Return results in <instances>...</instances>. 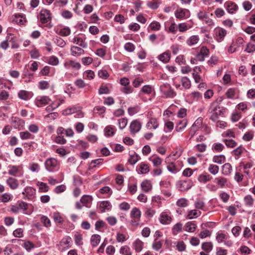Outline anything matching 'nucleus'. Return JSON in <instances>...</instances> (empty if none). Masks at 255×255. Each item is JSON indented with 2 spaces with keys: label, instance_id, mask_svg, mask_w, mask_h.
<instances>
[{
  "label": "nucleus",
  "instance_id": "nucleus-40",
  "mask_svg": "<svg viewBox=\"0 0 255 255\" xmlns=\"http://www.w3.org/2000/svg\"><path fill=\"white\" fill-rule=\"evenodd\" d=\"M201 212L198 211L196 210H192L188 212L187 216V218L188 219H192L194 218H197L201 215Z\"/></svg>",
  "mask_w": 255,
  "mask_h": 255
},
{
  "label": "nucleus",
  "instance_id": "nucleus-63",
  "mask_svg": "<svg viewBox=\"0 0 255 255\" xmlns=\"http://www.w3.org/2000/svg\"><path fill=\"white\" fill-rule=\"evenodd\" d=\"M219 197L223 202L226 203L230 198V195L225 192H222L219 194Z\"/></svg>",
  "mask_w": 255,
  "mask_h": 255
},
{
  "label": "nucleus",
  "instance_id": "nucleus-60",
  "mask_svg": "<svg viewBox=\"0 0 255 255\" xmlns=\"http://www.w3.org/2000/svg\"><path fill=\"white\" fill-rule=\"evenodd\" d=\"M124 48L126 51L129 52H132L134 50L135 46L132 43L128 42L125 44Z\"/></svg>",
  "mask_w": 255,
  "mask_h": 255
},
{
  "label": "nucleus",
  "instance_id": "nucleus-43",
  "mask_svg": "<svg viewBox=\"0 0 255 255\" xmlns=\"http://www.w3.org/2000/svg\"><path fill=\"white\" fill-rule=\"evenodd\" d=\"M182 86L185 89H188L191 87V82L189 78L186 77H183L181 79Z\"/></svg>",
  "mask_w": 255,
  "mask_h": 255
},
{
  "label": "nucleus",
  "instance_id": "nucleus-55",
  "mask_svg": "<svg viewBox=\"0 0 255 255\" xmlns=\"http://www.w3.org/2000/svg\"><path fill=\"white\" fill-rule=\"evenodd\" d=\"M40 221L45 227L48 228L51 226V221L47 217L43 215L40 218Z\"/></svg>",
  "mask_w": 255,
  "mask_h": 255
},
{
  "label": "nucleus",
  "instance_id": "nucleus-16",
  "mask_svg": "<svg viewBox=\"0 0 255 255\" xmlns=\"http://www.w3.org/2000/svg\"><path fill=\"white\" fill-rule=\"evenodd\" d=\"M33 96L31 92L25 90H20L18 93V97L19 99L25 101L29 100Z\"/></svg>",
  "mask_w": 255,
  "mask_h": 255
},
{
  "label": "nucleus",
  "instance_id": "nucleus-53",
  "mask_svg": "<svg viewBox=\"0 0 255 255\" xmlns=\"http://www.w3.org/2000/svg\"><path fill=\"white\" fill-rule=\"evenodd\" d=\"M149 27L152 30L157 31L160 29L161 25L159 22L156 21H154L150 24Z\"/></svg>",
  "mask_w": 255,
  "mask_h": 255
},
{
  "label": "nucleus",
  "instance_id": "nucleus-28",
  "mask_svg": "<svg viewBox=\"0 0 255 255\" xmlns=\"http://www.w3.org/2000/svg\"><path fill=\"white\" fill-rule=\"evenodd\" d=\"M64 66L66 68H68V66H70L77 70L80 69L81 68L80 63L73 60H70L69 61L65 62L64 64Z\"/></svg>",
  "mask_w": 255,
  "mask_h": 255
},
{
  "label": "nucleus",
  "instance_id": "nucleus-37",
  "mask_svg": "<svg viewBox=\"0 0 255 255\" xmlns=\"http://www.w3.org/2000/svg\"><path fill=\"white\" fill-rule=\"evenodd\" d=\"M225 156L224 155H215L213 157V162L218 164H222L225 161Z\"/></svg>",
  "mask_w": 255,
  "mask_h": 255
},
{
  "label": "nucleus",
  "instance_id": "nucleus-1",
  "mask_svg": "<svg viewBox=\"0 0 255 255\" xmlns=\"http://www.w3.org/2000/svg\"><path fill=\"white\" fill-rule=\"evenodd\" d=\"M222 101L223 98L220 97L210 104L208 113L211 115L210 119L213 122L216 121L218 119L219 116H221L224 114L225 109L219 106Z\"/></svg>",
  "mask_w": 255,
  "mask_h": 255
},
{
  "label": "nucleus",
  "instance_id": "nucleus-22",
  "mask_svg": "<svg viewBox=\"0 0 255 255\" xmlns=\"http://www.w3.org/2000/svg\"><path fill=\"white\" fill-rule=\"evenodd\" d=\"M138 172L140 174H146L149 171V166L144 162H141L138 165Z\"/></svg>",
  "mask_w": 255,
  "mask_h": 255
},
{
  "label": "nucleus",
  "instance_id": "nucleus-64",
  "mask_svg": "<svg viewBox=\"0 0 255 255\" xmlns=\"http://www.w3.org/2000/svg\"><path fill=\"white\" fill-rule=\"evenodd\" d=\"M120 253L123 255H131L130 249L128 246H124L121 248Z\"/></svg>",
  "mask_w": 255,
  "mask_h": 255
},
{
  "label": "nucleus",
  "instance_id": "nucleus-49",
  "mask_svg": "<svg viewBox=\"0 0 255 255\" xmlns=\"http://www.w3.org/2000/svg\"><path fill=\"white\" fill-rule=\"evenodd\" d=\"M19 136L23 140L33 138V136L28 131H21L19 133Z\"/></svg>",
  "mask_w": 255,
  "mask_h": 255
},
{
  "label": "nucleus",
  "instance_id": "nucleus-38",
  "mask_svg": "<svg viewBox=\"0 0 255 255\" xmlns=\"http://www.w3.org/2000/svg\"><path fill=\"white\" fill-rule=\"evenodd\" d=\"M187 121L185 119L180 121L176 128V130L177 132L182 131L187 126Z\"/></svg>",
  "mask_w": 255,
  "mask_h": 255
},
{
  "label": "nucleus",
  "instance_id": "nucleus-12",
  "mask_svg": "<svg viewBox=\"0 0 255 255\" xmlns=\"http://www.w3.org/2000/svg\"><path fill=\"white\" fill-rule=\"evenodd\" d=\"M214 182L216 184L218 187L221 188H225L228 185L227 179L222 176H219L215 178Z\"/></svg>",
  "mask_w": 255,
  "mask_h": 255
},
{
  "label": "nucleus",
  "instance_id": "nucleus-17",
  "mask_svg": "<svg viewBox=\"0 0 255 255\" xmlns=\"http://www.w3.org/2000/svg\"><path fill=\"white\" fill-rule=\"evenodd\" d=\"M70 51L71 55L75 57H79L85 52L82 48L76 46H72L71 47Z\"/></svg>",
  "mask_w": 255,
  "mask_h": 255
},
{
  "label": "nucleus",
  "instance_id": "nucleus-11",
  "mask_svg": "<svg viewBox=\"0 0 255 255\" xmlns=\"http://www.w3.org/2000/svg\"><path fill=\"white\" fill-rule=\"evenodd\" d=\"M141 127V123L137 120H134L130 124V131L131 133L134 134L140 130Z\"/></svg>",
  "mask_w": 255,
  "mask_h": 255
},
{
  "label": "nucleus",
  "instance_id": "nucleus-44",
  "mask_svg": "<svg viewBox=\"0 0 255 255\" xmlns=\"http://www.w3.org/2000/svg\"><path fill=\"white\" fill-rule=\"evenodd\" d=\"M167 87L169 88V89L167 91L164 92V94L165 95V96L167 98H172L175 97L176 94L174 90L171 88L169 84H167Z\"/></svg>",
  "mask_w": 255,
  "mask_h": 255
},
{
  "label": "nucleus",
  "instance_id": "nucleus-4",
  "mask_svg": "<svg viewBox=\"0 0 255 255\" xmlns=\"http://www.w3.org/2000/svg\"><path fill=\"white\" fill-rule=\"evenodd\" d=\"M72 239L69 236H65L62 238L58 245V249L63 251L69 249L72 245Z\"/></svg>",
  "mask_w": 255,
  "mask_h": 255
},
{
  "label": "nucleus",
  "instance_id": "nucleus-25",
  "mask_svg": "<svg viewBox=\"0 0 255 255\" xmlns=\"http://www.w3.org/2000/svg\"><path fill=\"white\" fill-rule=\"evenodd\" d=\"M141 187L144 192H147L151 190L152 186L150 181L145 180L142 182Z\"/></svg>",
  "mask_w": 255,
  "mask_h": 255
},
{
  "label": "nucleus",
  "instance_id": "nucleus-32",
  "mask_svg": "<svg viewBox=\"0 0 255 255\" xmlns=\"http://www.w3.org/2000/svg\"><path fill=\"white\" fill-rule=\"evenodd\" d=\"M202 124L203 119L202 118H198L191 127V130H194V132L197 131L202 127Z\"/></svg>",
  "mask_w": 255,
  "mask_h": 255
},
{
  "label": "nucleus",
  "instance_id": "nucleus-20",
  "mask_svg": "<svg viewBox=\"0 0 255 255\" xmlns=\"http://www.w3.org/2000/svg\"><path fill=\"white\" fill-rule=\"evenodd\" d=\"M158 127V123L156 119L154 118H151L149 121L147 122L146 125V127L149 129H156Z\"/></svg>",
  "mask_w": 255,
  "mask_h": 255
},
{
  "label": "nucleus",
  "instance_id": "nucleus-48",
  "mask_svg": "<svg viewBox=\"0 0 255 255\" xmlns=\"http://www.w3.org/2000/svg\"><path fill=\"white\" fill-rule=\"evenodd\" d=\"M219 167L218 166L213 164L209 165L208 171L211 174L213 175H216L219 172Z\"/></svg>",
  "mask_w": 255,
  "mask_h": 255
},
{
  "label": "nucleus",
  "instance_id": "nucleus-36",
  "mask_svg": "<svg viewBox=\"0 0 255 255\" xmlns=\"http://www.w3.org/2000/svg\"><path fill=\"white\" fill-rule=\"evenodd\" d=\"M47 63L52 66H57L59 63V59L55 56H50L47 57Z\"/></svg>",
  "mask_w": 255,
  "mask_h": 255
},
{
  "label": "nucleus",
  "instance_id": "nucleus-23",
  "mask_svg": "<svg viewBox=\"0 0 255 255\" xmlns=\"http://www.w3.org/2000/svg\"><path fill=\"white\" fill-rule=\"evenodd\" d=\"M6 183L12 189H15L18 186L17 180L12 177H9L7 179Z\"/></svg>",
  "mask_w": 255,
  "mask_h": 255
},
{
  "label": "nucleus",
  "instance_id": "nucleus-35",
  "mask_svg": "<svg viewBox=\"0 0 255 255\" xmlns=\"http://www.w3.org/2000/svg\"><path fill=\"white\" fill-rule=\"evenodd\" d=\"M229 237L226 234L222 233H217L216 237V241L218 243H224L228 239Z\"/></svg>",
  "mask_w": 255,
  "mask_h": 255
},
{
  "label": "nucleus",
  "instance_id": "nucleus-30",
  "mask_svg": "<svg viewBox=\"0 0 255 255\" xmlns=\"http://www.w3.org/2000/svg\"><path fill=\"white\" fill-rule=\"evenodd\" d=\"M158 59L164 63L169 62L170 59V54L169 52L166 51L158 56Z\"/></svg>",
  "mask_w": 255,
  "mask_h": 255
},
{
  "label": "nucleus",
  "instance_id": "nucleus-51",
  "mask_svg": "<svg viewBox=\"0 0 255 255\" xmlns=\"http://www.w3.org/2000/svg\"><path fill=\"white\" fill-rule=\"evenodd\" d=\"M58 33L62 36H67L71 33V30L68 27L61 28Z\"/></svg>",
  "mask_w": 255,
  "mask_h": 255
},
{
  "label": "nucleus",
  "instance_id": "nucleus-41",
  "mask_svg": "<svg viewBox=\"0 0 255 255\" xmlns=\"http://www.w3.org/2000/svg\"><path fill=\"white\" fill-rule=\"evenodd\" d=\"M244 201L245 205L248 207H252L254 203V200L251 195H248L244 197Z\"/></svg>",
  "mask_w": 255,
  "mask_h": 255
},
{
  "label": "nucleus",
  "instance_id": "nucleus-21",
  "mask_svg": "<svg viewBox=\"0 0 255 255\" xmlns=\"http://www.w3.org/2000/svg\"><path fill=\"white\" fill-rule=\"evenodd\" d=\"M238 92V90L237 88H231L228 89L226 92V96L228 99H233L237 96Z\"/></svg>",
  "mask_w": 255,
  "mask_h": 255
},
{
  "label": "nucleus",
  "instance_id": "nucleus-29",
  "mask_svg": "<svg viewBox=\"0 0 255 255\" xmlns=\"http://www.w3.org/2000/svg\"><path fill=\"white\" fill-rule=\"evenodd\" d=\"M115 131L116 129L113 126H108L104 129L105 135L108 137L112 136L115 134Z\"/></svg>",
  "mask_w": 255,
  "mask_h": 255
},
{
  "label": "nucleus",
  "instance_id": "nucleus-26",
  "mask_svg": "<svg viewBox=\"0 0 255 255\" xmlns=\"http://www.w3.org/2000/svg\"><path fill=\"white\" fill-rule=\"evenodd\" d=\"M212 178V177L210 174L206 173L199 175L198 180L200 183L205 184L206 182L210 181Z\"/></svg>",
  "mask_w": 255,
  "mask_h": 255
},
{
  "label": "nucleus",
  "instance_id": "nucleus-46",
  "mask_svg": "<svg viewBox=\"0 0 255 255\" xmlns=\"http://www.w3.org/2000/svg\"><path fill=\"white\" fill-rule=\"evenodd\" d=\"M37 184L39 187V192H46L49 190V187L45 183L38 182Z\"/></svg>",
  "mask_w": 255,
  "mask_h": 255
},
{
  "label": "nucleus",
  "instance_id": "nucleus-5",
  "mask_svg": "<svg viewBox=\"0 0 255 255\" xmlns=\"http://www.w3.org/2000/svg\"><path fill=\"white\" fill-rule=\"evenodd\" d=\"M209 54V50L206 46H203L200 49L199 52L196 54L197 59L200 61H203L205 57Z\"/></svg>",
  "mask_w": 255,
  "mask_h": 255
},
{
  "label": "nucleus",
  "instance_id": "nucleus-10",
  "mask_svg": "<svg viewBox=\"0 0 255 255\" xmlns=\"http://www.w3.org/2000/svg\"><path fill=\"white\" fill-rule=\"evenodd\" d=\"M160 223L163 225H168L172 221V218L170 214L167 212H162L159 218Z\"/></svg>",
  "mask_w": 255,
  "mask_h": 255
},
{
  "label": "nucleus",
  "instance_id": "nucleus-62",
  "mask_svg": "<svg viewBox=\"0 0 255 255\" xmlns=\"http://www.w3.org/2000/svg\"><path fill=\"white\" fill-rule=\"evenodd\" d=\"M14 20L20 24H23L25 22V18L21 14H16Z\"/></svg>",
  "mask_w": 255,
  "mask_h": 255
},
{
  "label": "nucleus",
  "instance_id": "nucleus-9",
  "mask_svg": "<svg viewBox=\"0 0 255 255\" xmlns=\"http://www.w3.org/2000/svg\"><path fill=\"white\" fill-rule=\"evenodd\" d=\"M50 101V99L48 96H38L35 100V104L37 107H41L42 105L48 104Z\"/></svg>",
  "mask_w": 255,
  "mask_h": 255
},
{
  "label": "nucleus",
  "instance_id": "nucleus-27",
  "mask_svg": "<svg viewBox=\"0 0 255 255\" xmlns=\"http://www.w3.org/2000/svg\"><path fill=\"white\" fill-rule=\"evenodd\" d=\"M100 208L102 212H105L106 210H110L112 208L111 203L108 201H102L100 204Z\"/></svg>",
  "mask_w": 255,
  "mask_h": 255
},
{
  "label": "nucleus",
  "instance_id": "nucleus-13",
  "mask_svg": "<svg viewBox=\"0 0 255 255\" xmlns=\"http://www.w3.org/2000/svg\"><path fill=\"white\" fill-rule=\"evenodd\" d=\"M192 186V183L187 181H180L177 183V187L181 191H185L189 189Z\"/></svg>",
  "mask_w": 255,
  "mask_h": 255
},
{
  "label": "nucleus",
  "instance_id": "nucleus-34",
  "mask_svg": "<svg viewBox=\"0 0 255 255\" xmlns=\"http://www.w3.org/2000/svg\"><path fill=\"white\" fill-rule=\"evenodd\" d=\"M186 231L190 233L195 232L197 228V225L194 222H188L185 226Z\"/></svg>",
  "mask_w": 255,
  "mask_h": 255
},
{
  "label": "nucleus",
  "instance_id": "nucleus-19",
  "mask_svg": "<svg viewBox=\"0 0 255 255\" xmlns=\"http://www.w3.org/2000/svg\"><path fill=\"white\" fill-rule=\"evenodd\" d=\"M141 215V213L140 209L136 207L133 208L130 213V217L137 221L139 220Z\"/></svg>",
  "mask_w": 255,
  "mask_h": 255
},
{
  "label": "nucleus",
  "instance_id": "nucleus-3",
  "mask_svg": "<svg viewBox=\"0 0 255 255\" xmlns=\"http://www.w3.org/2000/svg\"><path fill=\"white\" fill-rule=\"evenodd\" d=\"M44 165L46 170L50 172H56L60 168V163L56 159L53 157L47 159L44 162Z\"/></svg>",
  "mask_w": 255,
  "mask_h": 255
},
{
  "label": "nucleus",
  "instance_id": "nucleus-14",
  "mask_svg": "<svg viewBox=\"0 0 255 255\" xmlns=\"http://www.w3.org/2000/svg\"><path fill=\"white\" fill-rule=\"evenodd\" d=\"M224 6L227 11L230 13H235L238 9V5L234 2L229 1L224 4Z\"/></svg>",
  "mask_w": 255,
  "mask_h": 255
},
{
  "label": "nucleus",
  "instance_id": "nucleus-7",
  "mask_svg": "<svg viewBox=\"0 0 255 255\" xmlns=\"http://www.w3.org/2000/svg\"><path fill=\"white\" fill-rule=\"evenodd\" d=\"M215 38L218 41H222L227 34V31L223 28L218 27L215 29Z\"/></svg>",
  "mask_w": 255,
  "mask_h": 255
},
{
  "label": "nucleus",
  "instance_id": "nucleus-61",
  "mask_svg": "<svg viewBox=\"0 0 255 255\" xmlns=\"http://www.w3.org/2000/svg\"><path fill=\"white\" fill-rule=\"evenodd\" d=\"M53 218L55 222L57 223H62L63 219L59 213H54L53 215Z\"/></svg>",
  "mask_w": 255,
  "mask_h": 255
},
{
  "label": "nucleus",
  "instance_id": "nucleus-6",
  "mask_svg": "<svg viewBox=\"0 0 255 255\" xmlns=\"http://www.w3.org/2000/svg\"><path fill=\"white\" fill-rule=\"evenodd\" d=\"M175 15L177 18H186L189 16L190 11L187 9L178 8L175 12Z\"/></svg>",
  "mask_w": 255,
  "mask_h": 255
},
{
  "label": "nucleus",
  "instance_id": "nucleus-33",
  "mask_svg": "<svg viewBox=\"0 0 255 255\" xmlns=\"http://www.w3.org/2000/svg\"><path fill=\"white\" fill-rule=\"evenodd\" d=\"M232 170V167L229 163L224 164L222 166V173L225 175H229Z\"/></svg>",
  "mask_w": 255,
  "mask_h": 255
},
{
  "label": "nucleus",
  "instance_id": "nucleus-57",
  "mask_svg": "<svg viewBox=\"0 0 255 255\" xmlns=\"http://www.w3.org/2000/svg\"><path fill=\"white\" fill-rule=\"evenodd\" d=\"M182 229V224L180 223L176 224L172 228V233L174 235L177 234L181 232Z\"/></svg>",
  "mask_w": 255,
  "mask_h": 255
},
{
  "label": "nucleus",
  "instance_id": "nucleus-39",
  "mask_svg": "<svg viewBox=\"0 0 255 255\" xmlns=\"http://www.w3.org/2000/svg\"><path fill=\"white\" fill-rule=\"evenodd\" d=\"M101 240V237L99 235H93L91 238V243L93 247L97 246Z\"/></svg>",
  "mask_w": 255,
  "mask_h": 255
},
{
  "label": "nucleus",
  "instance_id": "nucleus-50",
  "mask_svg": "<svg viewBox=\"0 0 255 255\" xmlns=\"http://www.w3.org/2000/svg\"><path fill=\"white\" fill-rule=\"evenodd\" d=\"M176 244V249L179 252H183L186 250V246L184 242L182 241H178L175 243Z\"/></svg>",
  "mask_w": 255,
  "mask_h": 255
},
{
  "label": "nucleus",
  "instance_id": "nucleus-24",
  "mask_svg": "<svg viewBox=\"0 0 255 255\" xmlns=\"http://www.w3.org/2000/svg\"><path fill=\"white\" fill-rule=\"evenodd\" d=\"M199 41V37L198 35H192L189 37L186 40V44L192 46L197 44Z\"/></svg>",
  "mask_w": 255,
  "mask_h": 255
},
{
  "label": "nucleus",
  "instance_id": "nucleus-56",
  "mask_svg": "<svg viewBox=\"0 0 255 255\" xmlns=\"http://www.w3.org/2000/svg\"><path fill=\"white\" fill-rule=\"evenodd\" d=\"M78 111L76 107H69L63 111V115H68L74 114Z\"/></svg>",
  "mask_w": 255,
  "mask_h": 255
},
{
  "label": "nucleus",
  "instance_id": "nucleus-31",
  "mask_svg": "<svg viewBox=\"0 0 255 255\" xmlns=\"http://www.w3.org/2000/svg\"><path fill=\"white\" fill-rule=\"evenodd\" d=\"M135 251L139 253L142 251L143 247V243L139 239L136 240L133 243Z\"/></svg>",
  "mask_w": 255,
  "mask_h": 255
},
{
  "label": "nucleus",
  "instance_id": "nucleus-47",
  "mask_svg": "<svg viewBox=\"0 0 255 255\" xmlns=\"http://www.w3.org/2000/svg\"><path fill=\"white\" fill-rule=\"evenodd\" d=\"M213 244L211 242H205L202 244V249L206 252L209 253L213 249Z\"/></svg>",
  "mask_w": 255,
  "mask_h": 255
},
{
  "label": "nucleus",
  "instance_id": "nucleus-42",
  "mask_svg": "<svg viewBox=\"0 0 255 255\" xmlns=\"http://www.w3.org/2000/svg\"><path fill=\"white\" fill-rule=\"evenodd\" d=\"M139 158L140 157L134 152L132 154H130L128 161L130 164L133 165L138 161Z\"/></svg>",
  "mask_w": 255,
  "mask_h": 255
},
{
  "label": "nucleus",
  "instance_id": "nucleus-59",
  "mask_svg": "<svg viewBox=\"0 0 255 255\" xmlns=\"http://www.w3.org/2000/svg\"><path fill=\"white\" fill-rule=\"evenodd\" d=\"M176 205L181 208H184L188 205L187 200L185 198H181L178 200Z\"/></svg>",
  "mask_w": 255,
  "mask_h": 255
},
{
  "label": "nucleus",
  "instance_id": "nucleus-2",
  "mask_svg": "<svg viewBox=\"0 0 255 255\" xmlns=\"http://www.w3.org/2000/svg\"><path fill=\"white\" fill-rule=\"evenodd\" d=\"M175 160L171 155L167 156L165 159V162L167 164V168L168 170L174 174L179 171L182 167V163L179 161H173Z\"/></svg>",
  "mask_w": 255,
  "mask_h": 255
},
{
  "label": "nucleus",
  "instance_id": "nucleus-58",
  "mask_svg": "<svg viewBox=\"0 0 255 255\" xmlns=\"http://www.w3.org/2000/svg\"><path fill=\"white\" fill-rule=\"evenodd\" d=\"M224 142L228 147L234 148L237 145V142L233 139H225L224 140Z\"/></svg>",
  "mask_w": 255,
  "mask_h": 255
},
{
  "label": "nucleus",
  "instance_id": "nucleus-54",
  "mask_svg": "<svg viewBox=\"0 0 255 255\" xmlns=\"http://www.w3.org/2000/svg\"><path fill=\"white\" fill-rule=\"evenodd\" d=\"M162 247V243L161 241L158 240H154L152 245V248L153 250L158 251Z\"/></svg>",
  "mask_w": 255,
  "mask_h": 255
},
{
  "label": "nucleus",
  "instance_id": "nucleus-45",
  "mask_svg": "<svg viewBox=\"0 0 255 255\" xmlns=\"http://www.w3.org/2000/svg\"><path fill=\"white\" fill-rule=\"evenodd\" d=\"M197 70L199 71V72L201 71V69L200 67H196L193 71L194 72L193 73V77L195 80V82L197 83H199L201 81V76L197 73Z\"/></svg>",
  "mask_w": 255,
  "mask_h": 255
},
{
  "label": "nucleus",
  "instance_id": "nucleus-18",
  "mask_svg": "<svg viewBox=\"0 0 255 255\" xmlns=\"http://www.w3.org/2000/svg\"><path fill=\"white\" fill-rule=\"evenodd\" d=\"M93 197L91 196L88 195H83L80 199L81 203L87 207H89L90 206Z\"/></svg>",
  "mask_w": 255,
  "mask_h": 255
},
{
  "label": "nucleus",
  "instance_id": "nucleus-15",
  "mask_svg": "<svg viewBox=\"0 0 255 255\" xmlns=\"http://www.w3.org/2000/svg\"><path fill=\"white\" fill-rule=\"evenodd\" d=\"M85 39L86 37L85 36L83 37L76 36L73 38V42L76 43L83 48H86L88 44L85 42Z\"/></svg>",
  "mask_w": 255,
  "mask_h": 255
},
{
  "label": "nucleus",
  "instance_id": "nucleus-8",
  "mask_svg": "<svg viewBox=\"0 0 255 255\" xmlns=\"http://www.w3.org/2000/svg\"><path fill=\"white\" fill-rule=\"evenodd\" d=\"M51 19L50 11L47 9H42L40 14V20L42 23H46Z\"/></svg>",
  "mask_w": 255,
  "mask_h": 255
},
{
  "label": "nucleus",
  "instance_id": "nucleus-52",
  "mask_svg": "<svg viewBox=\"0 0 255 255\" xmlns=\"http://www.w3.org/2000/svg\"><path fill=\"white\" fill-rule=\"evenodd\" d=\"M22 193L26 196H32L35 194V190L31 187H26Z\"/></svg>",
  "mask_w": 255,
  "mask_h": 255
}]
</instances>
